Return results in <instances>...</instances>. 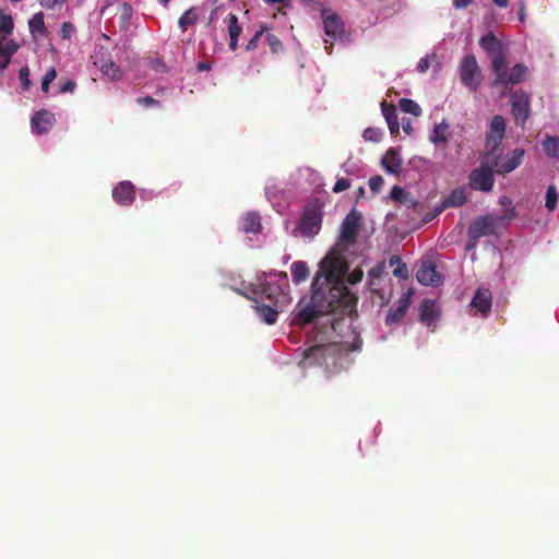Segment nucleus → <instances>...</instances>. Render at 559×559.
I'll return each instance as SVG.
<instances>
[{"instance_id": "f257e3e1", "label": "nucleus", "mask_w": 559, "mask_h": 559, "mask_svg": "<svg viewBox=\"0 0 559 559\" xmlns=\"http://www.w3.org/2000/svg\"><path fill=\"white\" fill-rule=\"evenodd\" d=\"M333 247L320 262L311 284V296L302 298L296 306L295 321L305 325L311 323L320 316L336 313H352L358 302L357 296L352 293L344 277L348 271V263L341 249Z\"/></svg>"}, {"instance_id": "f03ea898", "label": "nucleus", "mask_w": 559, "mask_h": 559, "mask_svg": "<svg viewBox=\"0 0 559 559\" xmlns=\"http://www.w3.org/2000/svg\"><path fill=\"white\" fill-rule=\"evenodd\" d=\"M479 46L488 53L491 61L490 69L495 74L490 82L491 87H502L503 94H507L514 85L526 80L528 69L524 63H516L511 69L507 68L508 58L504 48L492 33L483 36Z\"/></svg>"}, {"instance_id": "7ed1b4c3", "label": "nucleus", "mask_w": 559, "mask_h": 559, "mask_svg": "<svg viewBox=\"0 0 559 559\" xmlns=\"http://www.w3.org/2000/svg\"><path fill=\"white\" fill-rule=\"evenodd\" d=\"M287 288L288 278L286 273H270L258 278V283L252 285L251 293L254 296L265 297L276 306L280 299L285 297V289Z\"/></svg>"}, {"instance_id": "20e7f679", "label": "nucleus", "mask_w": 559, "mask_h": 559, "mask_svg": "<svg viewBox=\"0 0 559 559\" xmlns=\"http://www.w3.org/2000/svg\"><path fill=\"white\" fill-rule=\"evenodd\" d=\"M323 203L319 199L308 202L301 213L298 229L304 237L318 235L322 227Z\"/></svg>"}, {"instance_id": "39448f33", "label": "nucleus", "mask_w": 559, "mask_h": 559, "mask_svg": "<svg viewBox=\"0 0 559 559\" xmlns=\"http://www.w3.org/2000/svg\"><path fill=\"white\" fill-rule=\"evenodd\" d=\"M488 153L486 159L481 162L478 168H475L469 174V188L475 191L490 192L495 185L493 168L489 163Z\"/></svg>"}, {"instance_id": "423d86ee", "label": "nucleus", "mask_w": 559, "mask_h": 559, "mask_svg": "<svg viewBox=\"0 0 559 559\" xmlns=\"http://www.w3.org/2000/svg\"><path fill=\"white\" fill-rule=\"evenodd\" d=\"M514 210L508 209L503 215H487L476 219L471 226V233L474 236H489L497 233L498 226L503 221H509L514 216Z\"/></svg>"}, {"instance_id": "0eeeda50", "label": "nucleus", "mask_w": 559, "mask_h": 559, "mask_svg": "<svg viewBox=\"0 0 559 559\" xmlns=\"http://www.w3.org/2000/svg\"><path fill=\"white\" fill-rule=\"evenodd\" d=\"M362 215L352 209L341 224L338 240L343 245H355L361 227Z\"/></svg>"}, {"instance_id": "6e6552de", "label": "nucleus", "mask_w": 559, "mask_h": 559, "mask_svg": "<svg viewBox=\"0 0 559 559\" xmlns=\"http://www.w3.org/2000/svg\"><path fill=\"white\" fill-rule=\"evenodd\" d=\"M460 76L463 85L476 91L480 85V72L474 55L465 56L460 64Z\"/></svg>"}, {"instance_id": "1a4fd4ad", "label": "nucleus", "mask_w": 559, "mask_h": 559, "mask_svg": "<svg viewBox=\"0 0 559 559\" xmlns=\"http://www.w3.org/2000/svg\"><path fill=\"white\" fill-rule=\"evenodd\" d=\"M525 150L515 148L508 153L506 156H495L489 163L491 164L495 173L498 175H507L516 169L524 159Z\"/></svg>"}, {"instance_id": "9d476101", "label": "nucleus", "mask_w": 559, "mask_h": 559, "mask_svg": "<svg viewBox=\"0 0 559 559\" xmlns=\"http://www.w3.org/2000/svg\"><path fill=\"white\" fill-rule=\"evenodd\" d=\"M530 95L523 91L511 94V112L518 124L524 126L530 116Z\"/></svg>"}, {"instance_id": "9b49d317", "label": "nucleus", "mask_w": 559, "mask_h": 559, "mask_svg": "<svg viewBox=\"0 0 559 559\" xmlns=\"http://www.w3.org/2000/svg\"><path fill=\"white\" fill-rule=\"evenodd\" d=\"M416 278L420 284L426 286H438L442 283V276L437 271L436 263L430 259L421 262L416 273Z\"/></svg>"}, {"instance_id": "f8f14e48", "label": "nucleus", "mask_w": 559, "mask_h": 559, "mask_svg": "<svg viewBox=\"0 0 559 559\" xmlns=\"http://www.w3.org/2000/svg\"><path fill=\"white\" fill-rule=\"evenodd\" d=\"M413 294L414 292L412 289L405 292L403 296L399 299L397 306L395 308H391L388 311V314L385 317L386 325L391 326L400 323L403 320L411 306Z\"/></svg>"}, {"instance_id": "ddd939ff", "label": "nucleus", "mask_w": 559, "mask_h": 559, "mask_svg": "<svg viewBox=\"0 0 559 559\" xmlns=\"http://www.w3.org/2000/svg\"><path fill=\"white\" fill-rule=\"evenodd\" d=\"M506 133V121L500 115H496L491 119L490 131L487 135L486 146L490 151H495L501 143Z\"/></svg>"}, {"instance_id": "4468645a", "label": "nucleus", "mask_w": 559, "mask_h": 559, "mask_svg": "<svg viewBox=\"0 0 559 559\" xmlns=\"http://www.w3.org/2000/svg\"><path fill=\"white\" fill-rule=\"evenodd\" d=\"M55 122V114L47 109H40L32 116V131L36 134H45L50 130Z\"/></svg>"}, {"instance_id": "2eb2a0df", "label": "nucleus", "mask_w": 559, "mask_h": 559, "mask_svg": "<svg viewBox=\"0 0 559 559\" xmlns=\"http://www.w3.org/2000/svg\"><path fill=\"white\" fill-rule=\"evenodd\" d=\"M323 25L325 35L332 39L341 38L344 34V24L341 17L335 13H330L324 10L322 12Z\"/></svg>"}, {"instance_id": "dca6fc26", "label": "nucleus", "mask_w": 559, "mask_h": 559, "mask_svg": "<svg viewBox=\"0 0 559 559\" xmlns=\"http://www.w3.org/2000/svg\"><path fill=\"white\" fill-rule=\"evenodd\" d=\"M112 199L120 205H130L135 199V187L130 181L119 182L112 190Z\"/></svg>"}, {"instance_id": "f3484780", "label": "nucleus", "mask_w": 559, "mask_h": 559, "mask_svg": "<svg viewBox=\"0 0 559 559\" xmlns=\"http://www.w3.org/2000/svg\"><path fill=\"white\" fill-rule=\"evenodd\" d=\"M492 297L488 288L479 287L471 301V306L487 317L491 310Z\"/></svg>"}, {"instance_id": "a211bd4d", "label": "nucleus", "mask_w": 559, "mask_h": 559, "mask_svg": "<svg viewBox=\"0 0 559 559\" xmlns=\"http://www.w3.org/2000/svg\"><path fill=\"white\" fill-rule=\"evenodd\" d=\"M439 319V310L435 300L424 299L419 307V320L430 326Z\"/></svg>"}, {"instance_id": "6ab92c4d", "label": "nucleus", "mask_w": 559, "mask_h": 559, "mask_svg": "<svg viewBox=\"0 0 559 559\" xmlns=\"http://www.w3.org/2000/svg\"><path fill=\"white\" fill-rule=\"evenodd\" d=\"M381 109L383 117L386 120L390 133L392 135H397L400 132V123L397 119L396 107L393 104H388L385 102L381 103Z\"/></svg>"}, {"instance_id": "aec40b11", "label": "nucleus", "mask_w": 559, "mask_h": 559, "mask_svg": "<svg viewBox=\"0 0 559 559\" xmlns=\"http://www.w3.org/2000/svg\"><path fill=\"white\" fill-rule=\"evenodd\" d=\"M381 164L390 173L397 175L402 170V158L395 148H390L383 156Z\"/></svg>"}, {"instance_id": "412c9836", "label": "nucleus", "mask_w": 559, "mask_h": 559, "mask_svg": "<svg viewBox=\"0 0 559 559\" xmlns=\"http://www.w3.org/2000/svg\"><path fill=\"white\" fill-rule=\"evenodd\" d=\"M240 228L245 234H259L262 229L261 215L258 212H248L241 221Z\"/></svg>"}, {"instance_id": "4be33fe9", "label": "nucleus", "mask_w": 559, "mask_h": 559, "mask_svg": "<svg viewBox=\"0 0 559 559\" xmlns=\"http://www.w3.org/2000/svg\"><path fill=\"white\" fill-rule=\"evenodd\" d=\"M242 32V27L238 22L236 14L228 15V34H229V48L235 51L238 47V38Z\"/></svg>"}, {"instance_id": "5701e85b", "label": "nucleus", "mask_w": 559, "mask_h": 559, "mask_svg": "<svg viewBox=\"0 0 559 559\" xmlns=\"http://www.w3.org/2000/svg\"><path fill=\"white\" fill-rule=\"evenodd\" d=\"M449 123H447L444 120L436 124L430 134V141L436 146H445L449 141Z\"/></svg>"}, {"instance_id": "b1692460", "label": "nucleus", "mask_w": 559, "mask_h": 559, "mask_svg": "<svg viewBox=\"0 0 559 559\" xmlns=\"http://www.w3.org/2000/svg\"><path fill=\"white\" fill-rule=\"evenodd\" d=\"M45 16L43 12L35 13L28 21V27L34 38L46 37L47 28L45 26Z\"/></svg>"}, {"instance_id": "393cba45", "label": "nucleus", "mask_w": 559, "mask_h": 559, "mask_svg": "<svg viewBox=\"0 0 559 559\" xmlns=\"http://www.w3.org/2000/svg\"><path fill=\"white\" fill-rule=\"evenodd\" d=\"M382 283L383 278L367 280L368 289L371 293L373 300L378 302L380 306H383L388 302L384 289L382 287Z\"/></svg>"}, {"instance_id": "a878e982", "label": "nucleus", "mask_w": 559, "mask_h": 559, "mask_svg": "<svg viewBox=\"0 0 559 559\" xmlns=\"http://www.w3.org/2000/svg\"><path fill=\"white\" fill-rule=\"evenodd\" d=\"M542 146L548 157L559 159V136L547 135L542 142Z\"/></svg>"}, {"instance_id": "bb28decb", "label": "nucleus", "mask_w": 559, "mask_h": 559, "mask_svg": "<svg viewBox=\"0 0 559 559\" xmlns=\"http://www.w3.org/2000/svg\"><path fill=\"white\" fill-rule=\"evenodd\" d=\"M466 202L464 188L454 189L443 201V207L461 206Z\"/></svg>"}, {"instance_id": "cd10ccee", "label": "nucleus", "mask_w": 559, "mask_h": 559, "mask_svg": "<svg viewBox=\"0 0 559 559\" xmlns=\"http://www.w3.org/2000/svg\"><path fill=\"white\" fill-rule=\"evenodd\" d=\"M255 311L267 324H274L277 320V310L269 305L257 304Z\"/></svg>"}, {"instance_id": "c85d7f7f", "label": "nucleus", "mask_w": 559, "mask_h": 559, "mask_svg": "<svg viewBox=\"0 0 559 559\" xmlns=\"http://www.w3.org/2000/svg\"><path fill=\"white\" fill-rule=\"evenodd\" d=\"M14 22L11 14L0 10V39L7 40V37L13 33Z\"/></svg>"}, {"instance_id": "c756f323", "label": "nucleus", "mask_w": 559, "mask_h": 559, "mask_svg": "<svg viewBox=\"0 0 559 559\" xmlns=\"http://www.w3.org/2000/svg\"><path fill=\"white\" fill-rule=\"evenodd\" d=\"M390 197L392 200L400 202L402 204H405L408 206L415 205V200L413 199V197L399 186H394L391 189Z\"/></svg>"}, {"instance_id": "7c9ffc66", "label": "nucleus", "mask_w": 559, "mask_h": 559, "mask_svg": "<svg viewBox=\"0 0 559 559\" xmlns=\"http://www.w3.org/2000/svg\"><path fill=\"white\" fill-rule=\"evenodd\" d=\"M290 271H292L293 281L296 284H299V283L304 282L308 277V275H309L308 266L302 261L294 262L292 264Z\"/></svg>"}, {"instance_id": "2f4dec72", "label": "nucleus", "mask_w": 559, "mask_h": 559, "mask_svg": "<svg viewBox=\"0 0 559 559\" xmlns=\"http://www.w3.org/2000/svg\"><path fill=\"white\" fill-rule=\"evenodd\" d=\"M329 349L326 345H314L304 353L305 359H312L317 364H321L325 352Z\"/></svg>"}, {"instance_id": "473e14b6", "label": "nucleus", "mask_w": 559, "mask_h": 559, "mask_svg": "<svg viewBox=\"0 0 559 559\" xmlns=\"http://www.w3.org/2000/svg\"><path fill=\"white\" fill-rule=\"evenodd\" d=\"M198 21V14L194 8H190L183 12L178 20V26L185 32L189 26H192Z\"/></svg>"}, {"instance_id": "72a5a7b5", "label": "nucleus", "mask_w": 559, "mask_h": 559, "mask_svg": "<svg viewBox=\"0 0 559 559\" xmlns=\"http://www.w3.org/2000/svg\"><path fill=\"white\" fill-rule=\"evenodd\" d=\"M400 108L402 111L411 114L415 117H419L421 115L420 106L415 100L409 98H402L400 100Z\"/></svg>"}, {"instance_id": "f704fd0d", "label": "nucleus", "mask_w": 559, "mask_h": 559, "mask_svg": "<svg viewBox=\"0 0 559 559\" xmlns=\"http://www.w3.org/2000/svg\"><path fill=\"white\" fill-rule=\"evenodd\" d=\"M20 49V45L13 40H1L0 39V55L7 56L10 60Z\"/></svg>"}, {"instance_id": "c9c22d12", "label": "nucleus", "mask_w": 559, "mask_h": 559, "mask_svg": "<svg viewBox=\"0 0 559 559\" xmlns=\"http://www.w3.org/2000/svg\"><path fill=\"white\" fill-rule=\"evenodd\" d=\"M559 193L557 191V188L551 185L547 188L546 191V203L545 206L549 212H552L557 207Z\"/></svg>"}, {"instance_id": "e433bc0d", "label": "nucleus", "mask_w": 559, "mask_h": 559, "mask_svg": "<svg viewBox=\"0 0 559 559\" xmlns=\"http://www.w3.org/2000/svg\"><path fill=\"white\" fill-rule=\"evenodd\" d=\"M102 72L109 76L111 80H118L121 76L119 68L112 60H108L100 66Z\"/></svg>"}, {"instance_id": "4c0bfd02", "label": "nucleus", "mask_w": 559, "mask_h": 559, "mask_svg": "<svg viewBox=\"0 0 559 559\" xmlns=\"http://www.w3.org/2000/svg\"><path fill=\"white\" fill-rule=\"evenodd\" d=\"M31 70L27 66H24L19 71V81L22 91H28L32 87V81L29 79Z\"/></svg>"}, {"instance_id": "58836bf2", "label": "nucleus", "mask_w": 559, "mask_h": 559, "mask_svg": "<svg viewBox=\"0 0 559 559\" xmlns=\"http://www.w3.org/2000/svg\"><path fill=\"white\" fill-rule=\"evenodd\" d=\"M362 138L365 139V141L378 143L382 138V131L379 128L369 127L365 129Z\"/></svg>"}, {"instance_id": "ea45409f", "label": "nucleus", "mask_w": 559, "mask_h": 559, "mask_svg": "<svg viewBox=\"0 0 559 559\" xmlns=\"http://www.w3.org/2000/svg\"><path fill=\"white\" fill-rule=\"evenodd\" d=\"M57 78V70L51 67L41 79V91L48 93L50 83Z\"/></svg>"}, {"instance_id": "a19ab883", "label": "nucleus", "mask_w": 559, "mask_h": 559, "mask_svg": "<svg viewBox=\"0 0 559 559\" xmlns=\"http://www.w3.org/2000/svg\"><path fill=\"white\" fill-rule=\"evenodd\" d=\"M266 41L273 52H278L283 48L282 41L274 34L269 33L266 35Z\"/></svg>"}, {"instance_id": "79ce46f5", "label": "nucleus", "mask_w": 559, "mask_h": 559, "mask_svg": "<svg viewBox=\"0 0 559 559\" xmlns=\"http://www.w3.org/2000/svg\"><path fill=\"white\" fill-rule=\"evenodd\" d=\"M362 276H364L362 270L357 267V269H355L353 272H350L347 275L346 282L348 284L355 285V284L359 283L362 280Z\"/></svg>"}, {"instance_id": "37998d69", "label": "nucleus", "mask_w": 559, "mask_h": 559, "mask_svg": "<svg viewBox=\"0 0 559 559\" xmlns=\"http://www.w3.org/2000/svg\"><path fill=\"white\" fill-rule=\"evenodd\" d=\"M383 183L384 180L381 176H373L369 179V187L373 193H378L381 190Z\"/></svg>"}, {"instance_id": "c03bdc74", "label": "nucleus", "mask_w": 559, "mask_h": 559, "mask_svg": "<svg viewBox=\"0 0 559 559\" xmlns=\"http://www.w3.org/2000/svg\"><path fill=\"white\" fill-rule=\"evenodd\" d=\"M350 187V181L347 178H338L333 187V192L340 193Z\"/></svg>"}, {"instance_id": "a18cd8bd", "label": "nucleus", "mask_w": 559, "mask_h": 559, "mask_svg": "<svg viewBox=\"0 0 559 559\" xmlns=\"http://www.w3.org/2000/svg\"><path fill=\"white\" fill-rule=\"evenodd\" d=\"M263 35V28L255 32L253 37L249 40V43L246 46V50L251 51L254 50L258 47V43Z\"/></svg>"}, {"instance_id": "49530a36", "label": "nucleus", "mask_w": 559, "mask_h": 559, "mask_svg": "<svg viewBox=\"0 0 559 559\" xmlns=\"http://www.w3.org/2000/svg\"><path fill=\"white\" fill-rule=\"evenodd\" d=\"M136 103L144 107L159 106V102L152 96L139 97Z\"/></svg>"}, {"instance_id": "de8ad7c7", "label": "nucleus", "mask_w": 559, "mask_h": 559, "mask_svg": "<svg viewBox=\"0 0 559 559\" xmlns=\"http://www.w3.org/2000/svg\"><path fill=\"white\" fill-rule=\"evenodd\" d=\"M76 88V83L72 80L66 81L63 84L59 86V93H73Z\"/></svg>"}, {"instance_id": "09e8293b", "label": "nucleus", "mask_w": 559, "mask_h": 559, "mask_svg": "<svg viewBox=\"0 0 559 559\" xmlns=\"http://www.w3.org/2000/svg\"><path fill=\"white\" fill-rule=\"evenodd\" d=\"M383 265H376L368 272V278H382Z\"/></svg>"}, {"instance_id": "8fccbe9b", "label": "nucleus", "mask_w": 559, "mask_h": 559, "mask_svg": "<svg viewBox=\"0 0 559 559\" xmlns=\"http://www.w3.org/2000/svg\"><path fill=\"white\" fill-rule=\"evenodd\" d=\"M64 2H67V0H39L40 5L46 9H52L56 5L63 4Z\"/></svg>"}, {"instance_id": "3c124183", "label": "nucleus", "mask_w": 559, "mask_h": 559, "mask_svg": "<svg viewBox=\"0 0 559 559\" xmlns=\"http://www.w3.org/2000/svg\"><path fill=\"white\" fill-rule=\"evenodd\" d=\"M393 273H394L395 276L401 277V278H406L407 275H408L407 267H406L405 264H402V265L397 266L393 271Z\"/></svg>"}, {"instance_id": "603ef678", "label": "nucleus", "mask_w": 559, "mask_h": 559, "mask_svg": "<svg viewBox=\"0 0 559 559\" xmlns=\"http://www.w3.org/2000/svg\"><path fill=\"white\" fill-rule=\"evenodd\" d=\"M72 31V24L69 22H64L61 26V36L62 38H70Z\"/></svg>"}, {"instance_id": "864d4df0", "label": "nucleus", "mask_w": 559, "mask_h": 559, "mask_svg": "<svg viewBox=\"0 0 559 559\" xmlns=\"http://www.w3.org/2000/svg\"><path fill=\"white\" fill-rule=\"evenodd\" d=\"M417 69L421 73L426 72L429 69V60L427 57H424L418 61Z\"/></svg>"}, {"instance_id": "5fc2aeb1", "label": "nucleus", "mask_w": 559, "mask_h": 559, "mask_svg": "<svg viewBox=\"0 0 559 559\" xmlns=\"http://www.w3.org/2000/svg\"><path fill=\"white\" fill-rule=\"evenodd\" d=\"M473 2V0H454L453 1V5L455 9H465L467 8L471 3Z\"/></svg>"}, {"instance_id": "6e6d98bb", "label": "nucleus", "mask_w": 559, "mask_h": 559, "mask_svg": "<svg viewBox=\"0 0 559 559\" xmlns=\"http://www.w3.org/2000/svg\"><path fill=\"white\" fill-rule=\"evenodd\" d=\"M10 62L11 60L7 56L0 55V71L5 70Z\"/></svg>"}, {"instance_id": "4d7b16f0", "label": "nucleus", "mask_w": 559, "mask_h": 559, "mask_svg": "<svg viewBox=\"0 0 559 559\" xmlns=\"http://www.w3.org/2000/svg\"><path fill=\"white\" fill-rule=\"evenodd\" d=\"M519 20L521 23H524V21H525V3L523 0H521V2H520Z\"/></svg>"}, {"instance_id": "13d9d810", "label": "nucleus", "mask_w": 559, "mask_h": 559, "mask_svg": "<svg viewBox=\"0 0 559 559\" xmlns=\"http://www.w3.org/2000/svg\"><path fill=\"white\" fill-rule=\"evenodd\" d=\"M264 1L269 2V3H278V4H282L283 7L290 5V0H264Z\"/></svg>"}, {"instance_id": "bf43d9fd", "label": "nucleus", "mask_w": 559, "mask_h": 559, "mask_svg": "<svg viewBox=\"0 0 559 559\" xmlns=\"http://www.w3.org/2000/svg\"><path fill=\"white\" fill-rule=\"evenodd\" d=\"M197 69L199 71H207L211 69V66H210V63L202 61V62L198 63Z\"/></svg>"}, {"instance_id": "052dcab7", "label": "nucleus", "mask_w": 559, "mask_h": 559, "mask_svg": "<svg viewBox=\"0 0 559 559\" xmlns=\"http://www.w3.org/2000/svg\"><path fill=\"white\" fill-rule=\"evenodd\" d=\"M492 2L498 5L499 8H507L508 7V0H492Z\"/></svg>"}, {"instance_id": "680f3d73", "label": "nucleus", "mask_w": 559, "mask_h": 559, "mask_svg": "<svg viewBox=\"0 0 559 559\" xmlns=\"http://www.w3.org/2000/svg\"><path fill=\"white\" fill-rule=\"evenodd\" d=\"M403 129L407 134H411L413 130L411 122L408 121L407 123L403 124Z\"/></svg>"}, {"instance_id": "e2e57ef3", "label": "nucleus", "mask_w": 559, "mask_h": 559, "mask_svg": "<svg viewBox=\"0 0 559 559\" xmlns=\"http://www.w3.org/2000/svg\"><path fill=\"white\" fill-rule=\"evenodd\" d=\"M500 203L502 205H507V204H511V201L508 198L503 197L500 199Z\"/></svg>"}, {"instance_id": "0e129e2a", "label": "nucleus", "mask_w": 559, "mask_h": 559, "mask_svg": "<svg viewBox=\"0 0 559 559\" xmlns=\"http://www.w3.org/2000/svg\"><path fill=\"white\" fill-rule=\"evenodd\" d=\"M163 5H167L169 3L170 0H158Z\"/></svg>"}, {"instance_id": "69168bd1", "label": "nucleus", "mask_w": 559, "mask_h": 559, "mask_svg": "<svg viewBox=\"0 0 559 559\" xmlns=\"http://www.w3.org/2000/svg\"><path fill=\"white\" fill-rule=\"evenodd\" d=\"M325 50L328 51V53H331L332 52V45L325 46Z\"/></svg>"}, {"instance_id": "338daca9", "label": "nucleus", "mask_w": 559, "mask_h": 559, "mask_svg": "<svg viewBox=\"0 0 559 559\" xmlns=\"http://www.w3.org/2000/svg\"><path fill=\"white\" fill-rule=\"evenodd\" d=\"M364 193H365L364 188H359V190H358V195H362Z\"/></svg>"}, {"instance_id": "774afa93", "label": "nucleus", "mask_w": 559, "mask_h": 559, "mask_svg": "<svg viewBox=\"0 0 559 559\" xmlns=\"http://www.w3.org/2000/svg\"><path fill=\"white\" fill-rule=\"evenodd\" d=\"M240 294H241V295H243V296H246L247 298H249V299H251V300H255V298H254V297H250V296H248V295H246V294H243V293H240Z\"/></svg>"}]
</instances>
